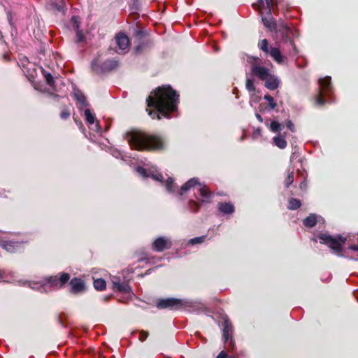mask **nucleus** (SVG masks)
Masks as SVG:
<instances>
[{
  "mask_svg": "<svg viewBox=\"0 0 358 358\" xmlns=\"http://www.w3.org/2000/svg\"><path fill=\"white\" fill-rule=\"evenodd\" d=\"M113 289L124 294H129L131 292V288L129 285V280L124 278L121 279L119 276H113L111 278Z\"/></svg>",
  "mask_w": 358,
  "mask_h": 358,
  "instance_id": "10",
  "label": "nucleus"
},
{
  "mask_svg": "<svg viewBox=\"0 0 358 358\" xmlns=\"http://www.w3.org/2000/svg\"><path fill=\"white\" fill-rule=\"evenodd\" d=\"M24 243L21 241L0 239V247L8 252L14 253L23 248Z\"/></svg>",
  "mask_w": 358,
  "mask_h": 358,
  "instance_id": "12",
  "label": "nucleus"
},
{
  "mask_svg": "<svg viewBox=\"0 0 358 358\" xmlns=\"http://www.w3.org/2000/svg\"><path fill=\"white\" fill-rule=\"evenodd\" d=\"M261 131L260 129H257V133H259Z\"/></svg>",
  "mask_w": 358,
  "mask_h": 358,
  "instance_id": "54",
  "label": "nucleus"
},
{
  "mask_svg": "<svg viewBox=\"0 0 358 358\" xmlns=\"http://www.w3.org/2000/svg\"><path fill=\"white\" fill-rule=\"evenodd\" d=\"M317 238L320 243L327 245L337 256L343 257V247L347 241L345 237L342 235L334 237L327 234H319Z\"/></svg>",
  "mask_w": 358,
  "mask_h": 358,
  "instance_id": "4",
  "label": "nucleus"
},
{
  "mask_svg": "<svg viewBox=\"0 0 358 358\" xmlns=\"http://www.w3.org/2000/svg\"><path fill=\"white\" fill-rule=\"evenodd\" d=\"M357 235H358V232H357Z\"/></svg>",
  "mask_w": 358,
  "mask_h": 358,
  "instance_id": "57",
  "label": "nucleus"
},
{
  "mask_svg": "<svg viewBox=\"0 0 358 358\" xmlns=\"http://www.w3.org/2000/svg\"><path fill=\"white\" fill-rule=\"evenodd\" d=\"M270 56L278 64H281L283 62V57L278 48H270L268 53Z\"/></svg>",
  "mask_w": 358,
  "mask_h": 358,
  "instance_id": "23",
  "label": "nucleus"
},
{
  "mask_svg": "<svg viewBox=\"0 0 358 358\" xmlns=\"http://www.w3.org/2000/svg\"><path fill=\"white\" fill-rule=\"evenodd\" d=\"M69 282L70 285V292L73 294H80L86 290L85 283L81 278L75 277Z\"/></svg>",
  "mask_w": 358,
  "mask_h": 358,
  "instance_id": "13",
  "label": "nucleus"
},
{
  "mask_svg": "<svg viewBox=\"0 0 358 358\" xmlns=\"http://www.w3.org/2000/svg\"><path fill=\"white\" fill-rule=\"evenodd\" d=\"M330 96H331V94H327V93L318 91V94H317V96L315 97L316 104L318 106H324L327 102L326 97L327 99H330Z\"/></svg>",
  "mask_w": 358,
  "mask_h": 358,
  "instance_id": "24",
  "label": "nucleus"
},
{
  "mask_svg": "<svg viewBox=\"0 0 358 358\" xmlns=\"http://www.w3.org/2000/svg\"><path fill=\"white\" fill-rule=\"evenodd\" d=\"M85 40V36L82 30L78 29L76 31V43H81Z\"/></svg>",
  "mask_w": 358,
  "mask_h": 358,
  "instance_id": "37",
  "label": "nucleus"
},
{
  "mask_svg": "<svg viewBox=\"0 0 358 358\" xmlns=\"http://www.w3.org/2000/svg\"><path fill=\"white\" fill-rule=\"evenodd\" d=\"M259 48L266 54H268L270 49L268 48V42L267 39H262L258 43Z\"/></svg>",
  "mask_w": 358,
  "mask_h": 358,
  "instance_id": "30",
  "label": "nucleus"
},
{
  "mask_svg": "<svg viewBox=\"0 0 358 358\" xmlns=\"http://www.w3.org/2000/svg\"><path fill=\"white\" fill-rule=\"evenodd\" d=\"M70 116H71V111H70L69 108L66 106H64L62 109L61 113H60L61 119L66 120L69 119L70 117Z\"/></svg>",
  "mask_w": 358,
  "mask_h": 358,
  "instance_id": "33",
  "label": "nucleus"
},
{
  "mask_svg": "<svg viewBox=\"0 0 358 358\" xmlns=\"http://www.w3.org/2000/svg\"><path fill=\"white\" fill-rule=\"evenodd\" d=\"M94 287L96 290L102 291L106 287V283L105 280L102 278H98L94 280Z\"/></svg>",
  "mask_w": 358,
  "mask_h": 358,
  "instance_id": "29",
  "label": "nucleus"
},
{
  "mask_svg": "<svg viewBox=\"0 0 358 358\" xmlns=\"http://www.w3.org/2000/svg\"><path fill=\"white\" fill-rule=\"evenodd\" d=\"M270 128L272 131L278 132L282 129V125L278 122L274 120L271 122Z\"/></svg>",
  "mask_w": 358,
  "mask_h": 358,
  "instance_id": "35",
  "label": "nucleus"
},
{
  "mask_svg": "<svg viewBox=\"0 0 358 358\" xmlns=\"http://www.w3.org/2000/svg\"><path fill=\"white\" fill-rule=\"evenodd\" d=\"M252 74L260 80H264L270 75L269 70L265 66L253 64L251 68Z\"/></svg>",
  "mask_w": 358,
  "mask_h": 358,
  "instance_id": "14",
  "label": "nucleus"
},
{
  "mask_svg": "<svg viewBox=\"0 0 358 358\" xmlns=\"http://www.w3.org/2000/svg\"><path fill=\"white\" fill-rule=\"evenodd\" d=\"M303 223L305 227L312 228L317 224V217L315 214H310L303 220Z\"/></svg>",
  "mask_w": 358,
  "mask_h": 358,
  "instance_id": "25",
  "label": "nucleus"
},
{
  "mask_svg": "<svg viewBox=\"0 0 358 358\" xmlns=\"http://www.w3.org/2000/svg\"><path fill=\"white\" fill-rule=\"evenodd\" d=\"M85 115L86 117V120L90 124H93L95 121V116L91 113L90 109H85Z\"/></svg>",
  "mask_w": 358,
  "mask_h": 358,
  "instance_id": "36",
  "label": "nucleus"
},
{
  "mask_svg": "<svg viewBox=\"0 0 358 358\" xmlns=\"http://www.w3.org/2000/svg\"><path fill=\"white\" fill-rule=\"evenodd\" d=\"M124 137L131 148L138 151H163L166 149V139L160 135L133 129L127 131Z\"/></svg>",
  "mask_w": 358,
  "mask_h": 358,
  "instance_id": "2",
  "label": "nucleus"
},
{
  "mask_svg": "<svg viewBox=\"0 0 358 358\" xmlns=\"http://www.w3.org/2000/svg\"><path fill=\"white\" fill-rule=\"evenodd\" d=\"M75 100L80 104V107L89 106V103L87 101L85 95L79 90H76L73 93Z\"/></svg>",
  "mask_w": 358,
  "mask_h": 358,
  "instance_id": "18",
  "label": "nucleus"
},
{
  "mask_svg": "<svg viewBox=\"0 0 358 358\" xmlns=\"http://www.w3.org/2000/svg\"><path fill=\"white\" fill-rule=\"evenodd\" d=\"M42 73L45 78L46 83L50 87H55V81L52 74L44 69L42 71Z\"/></svg>",
  "mask_w": 358,
  "mask_h": 358,
  "instance_id": "27",
  "label": "nucleus"
},
{
  "mask_svg": "<svg viewBox=\"0 0 358 358\" xmlns=\"http://www.w3.org/2000/svg\"><path fill=\"white\" fill-rule=\"evenodd\" d=\"M57 320H58L59 322L61 324V325L64 326L61 315H58Z\"/></svg>",
  "mask_w": 358,
  "mask_h": 358,
  "instance_id": "53",
  "label": "nucleus"
},
{
  "mask_svg": "<svg viewBox=\"0 0 358 358\" xmlns=\"http://www.w3.org/2000/svg\"><path fill=\"white\" fill-rule=\"evenodd\" d=\"M264 103H261L259 104V111H263L264 110H266L267 109V107L266 106H264Z\"/></svg>",
  "mask_w": 358,
  "mask_h": 358,
  "instance_id": "49",
  "label": "nucleus"
},
{
  "mask_svg": "<svg viewBox=\"0 0 358 358\" xmlns=\"http://www.w3.org/2000/svg\"><path fill=\"white\" fill-rule=\"evenodd\" d=\"M155 306L158 309L177 310L185 306V301L176 298L159 299H157Z\"/></svg>",
  "mask_w": 358,
  "mask_h": 358,
  "instance_id": "9",
  "label": "nucleus"
},
{
  "mask_svg": "<svg viewBox=\"0 0 358 358\" xmlns=\"http://www.w3.org/2000/svg\"><path fill=\"white\" fill-rule=\"evenodd\" d=\"M188 208L193 213H196L200 208V204L194 200H189L188 202Z\"/></svg>",
  "mask_w": 358,
  "mask_h": 358,
  "instance_id": "32",
  "label": "nucleus"
},
{
  "mask_svg": "<svg viewBox=\"0 0 358 358\" xmlns=\"http://www.w3.org/2000/svg\"><path fill=\"white\" fill-rule=\"evenodd\" d=\"M49 95L50 96H52V98H54L55 100H57L59 99V97L58 94H54V93H52V92H50Z\"/></svg>",
  "mask_w": 358,
  "mask_h": 358,
  "instance_id": "50",
  "label": "nucleus"
},
{
  "mask_svg": "<svg viewBox=\"0 0 358 358\" xmlns=\"http://www.w3.org/2000/svg\"><path fill=\"white\" fill-rule=\"evenodd\" d=\"M152 177L154 179H155L157 180H159V181H161L163 178V176L161 174L155 175V176H153Z\"/></svg>",
  "mask_w": 358,
  "mask_h": 358,
  "instance_id": "48",
  "label": "nucleus"
},
{
  "mask_svg": "<svg viewBox=\"0 0 358 358\" xmlns=\"http://www.w3.org/2000/svg\"><path fill=\"white\" fill-rule=\"evenodd\" d=\"M149 336V332L147 331H145V330H141L140 332H139V340L141 341H145L146 340V338L148 337Z\"/></svg>",
  "mask_w": 358,
  "mask_h": 358,
  "instance_id": "42",
  "label": "nucleus"
},
{
  "mask_svg": "<svg viewBox=\"0 0 358 358\" xmlns=\"http://www.w3.org/2000/svg\"><path fill=\"white\" fill-rule=\"evenodd\" d=\"M301 206V203L299 199L291 198L288 201L287 208L291 210H294L299 208Z\"/></svg>",
  "mask_w": 358,
  "mask_h": 358,
  "instance_id": "26",
  "label": "nucleus"
},
{
  "mask_svg": "<svg viewBox=\"0 0 358 358\" xmlns=\"http://www.w3.org/2000/svg\"><path fill=\"white\" fill-rule=\"evenodd\" d=\"M245 87L249 92H254L255 87L252 79L248 78L245 83Z\"/></svg>",
  "mask_w": 358,
  "mask_h": 358,
  "instance_id": "39",
  "label": "nucleus"
},
{
  "mask_svg": "<svg viewBox=\"0 0 358 358\" xmlns=\"http://www.w3.org/2000/svg\"><path fill=\"white\" fill-rule=\"evenodd\" d=\"M262 22L265 27L271 32H274L280 41L287 43L289 42L294 45L293 41L290 38L292 31L290 27L285 22L284 20L280 19L276 21L273 17H262Z\"/></svg>",
  "mask_w": 358,
  "mask_h": 358,
  "instance_id": "3",
  "label": "nucleus"
},
{
  "mask_svg": "<svg viewBox=\"0 0 358 358\" xmlns=\"http://www.w3.org/2000/svg\"><path fill=\"white\" fill-rule=\"evenodd\" d=\"M146 103V111L152 119H169L171 113L178 110L179 94L170 85L157 87L147 97Z\"/></svg>",
  "mask_w": 358,
  "mask_h": 358,
  "instance_id": "1",
  "label": "nucleus"
},
{
  "mask_svg": "<svg viewBox=\"0 0 358 358\" xmlns=\"http://www.w3.org/2000/svg\"><path fill=\"white\" fill-rule=\"evenodd\" d=\"M265 8H267V15L262 16V17H269L272 16V11H273L274 14H277V11H275L274 7L277 8L278 7V0H265Z\"/></svg>",
  "mask_w": 358,
  "mask_h": 358,
  "instance_id": "20",
  "label": "nucleus"
},
{
  "mask_svg": "<svg viewBox=\"0 0 358 358\" xmlns=\"http://www.w3.org/2000/svg\"><path fill=\"white\" fill-rule=\"evenodd\" d=\"M229 358H235L234 357H229Z\"/></svg>",
  "mask_w": 358,
  "mask_h": 358,
  "instance_id": "56",
  "label": "nucleus"
},
{
  "mask_svg": "<svg viewBox=\"0 0 358 358\" xmlns=\"http://www.w3.org/2000/svg\"><path fill=\"white\" fill-rule=\"evenodd\" d=\"M264 99L268 102L269 109H274L276 107L277 103L271 95L266 94L264 95Z\"/></svg>",
  "mask_w": 358,
  "mask_h": 358,
  "instance_id": "34",
  "label": "nucleus"
},
{
  "mask_svg": "<svg viewBox=\"0 0 358 358\" xmlns=\"http://www.w3.org/2000/svg\"><path fill=\"white\" fill-rule=\"evenodd\" d=\"M286 126L292 132H294L295 131V128H294V124L292 123V122L290 120H287L286 121Z\"/></svg>",
  "mask_w": 358,
  "mask_h": 358,
  "instance_id": "43",
  "label": "nucleus"
},
{
  "mask_svg": "<svg viewBox=\"0 0 358 358\" xmlns=\"http://www.w3.org/2000/svg\"><path fill=\"white\" fill-rule=\"evenodd\" d=\"M222 340L224 344V348L228 351H234L236 347L235 341L234 340V326L227 315L222 317Z\"/></svg>",
  "mask_w": 358,
  "mask_h": 358,
  "instance_id": "5",
  "label": "nucleus"
},
{
  "mask_svg": "<svg viewBox=\"0 0 358 358\" xmlns=\"http://www.w3.org/2000/svg\"><path fill=\"white\" fill-rule=\"evenodd\" d=\"M71 20H72V21H73V27L75 29L76 31H77L78 29H79V22H78L76 16H73Z\"/></svg>",
  "mask_w": 358,
  "mask_h": 358,
  "instance_id": "44",
  "label": "nucleus"
},
{
  "mask_svg": "<svg viewBox=\"0 0 358 358\" xmlns=\"http://www.w3.org/2000/svg\"><path fill=\"white\" fill-rule=\"evenodd\" d=\"M230 356H228V354L226 351L222 350L216 358H229Z\"/></svg>",
  "mask_w": 358,
  "mask_h": 358,
  "instance_id": "45",
  "label": "nucleus"
},
{
  "mask_svg": "<svg viewBox=\"0 0 358 358\" xmlns=\"http://www.w3.org/2000/svg\"><path fill=\"white\" fill-rule=\"evenodd\" d=\"M294 180V171L289 172L287 178L284 181V185L286 188H288L293 182Z\"/></svg>",
  "mask_w": 358,
  "mask_h": 358,
  "instance_id": "31",
  "label": "nucleus"
},
{
  "mask_svg": "<svg viewBox=\"0 0 358 358\" xmlns=\"http://www.w3.org/2000/svg\"><path fill=\"white\" fill-rule=\"evenodd\" d=\"M200 195L203 197L201 202L210 203L213 195V192L206 187L203 186L199 189Z\"/></svg>",
  "mask_w": 358,
  "mask_h": 358,
  "instance_id": "22",
  "label": "nucleus"
},
{
  "mask_svg": "<svg viewBox=\"0 0 358 358\" xmlns=\"http://www.w3.org/2000/svg\"><path fill=\"white\" fill-rule=\"evenodd\" d=\"M48 9L53 14L57 15L58 13L64 14L65 5L64 3H57L56 2H51L48 5Z\"/></svg>",
  "mask_w": 358,
  "mask_h": 358,
  "instance_id": "19",
  "label": "nucleus"
},
{
  "mask_svg": "<svg viewBox=\"0 0 358 358\" xmlns=\"http://www.w3.org/2000/svg\"><path fill=\"white\" fill-rule=\"evenodd\" d=\"M117 66L118 62L114 59H108L101 62L98 58H95L91 63L92 70L96 74L108 73L116 69Z\"/></svg>",
  "mask_w": 358,
  "mask_h": 358,
  "instance_id": "6",
  "label": "nucleus"
},
{
  "mask_svg": "<svg viewBox=\"0 0 358 358\" xmlns=\"http://www.w3.org/2000/svg\"><path fill=\"white\" fill-rule=\"evenodd\" d=\"M299 188L301 189H306L307 188V182L306 180H303V182H301L299 185Z\"/></svg>",
  "mask_w": 358,
  "mask_h": 358,
  "instance_id": "46",
  "label": "nucleus"
},
{
  "mask_svg": "<svg viewBox=\"0 0 358 358\" xmlns=\"http://www.w3.org/2000/svg\"><path fill=\"white\" fill-rule=\"evenodd\" d=\"M253 59H254L255 60H257V59H258V57H254Z\"/></svg>",
  "mask_w": 358,
  "mask_h": 358,
  "instance_id": "55",
  "label": "nucleus"
},
{
  "mask_svg": "<svg viewBox=\"0 0 358 358\" xmlns=\"http://www.w3.org/2000/svg\"><path fill=\"white\" fill-rule=\"evenodd\" d=\"M70 280V274L60 272L55 275H51L45 279V285L53 289H60Z\"/></svg>",
  "mask_w": 358,
  "mask_h": 358,
  "instance_id": "8",
  "label": "nucleus"
},
{
  "mask_svg": "<svg viewBox=\"0 0 358 358\" xmlns=\"http://www.w3.org/2000/svg\"><path fill=\"white\" fill-rule=\"evenodd\" d=\"M116 43L119 48L124 50L129 47V40L127 35L123 33H119L115 37Z\"/></svg>",
  "mask_w": 358,
  "mask_h": 358,
  "instance_id": "16",
  "label": "nucleus"
},
{
  "mask_svg": "<svg viewBox=\"0 0 358 358\" xmlns=\"http://www.w3.org/2000/svg\"><path fill=\"white\" fill-rule=\"evenodd\" d=\"M265 0H258L257 3V8L259 11L261 16H263L262 9L265 8Z\"/></svg>",
  "mask_w": 358,
  "mask_h": 358,
  "instance_id": "41",
  "label": "nucleus"
},
{
  "mask_svg": "<svg viewBox=\"0 0 358 358\" xmlns=\"http://www.w3.org/2000/svg\"><path fill=\"white\" fill-rule=\"evenodd\" d=\"M320 87L318 91L331 94L332 93V86L330 77H324L319 80Z\"/></svg>",
  "mask_w": 358,
  "mask_h": 358,
  "instance_id": "15",
  "label": "nucleus"
},
{
  "mask_svg": "<svg viewBox=\"0 0 358 358\" xmlns=\"http://www.w3.org/2000/svg\"><path fill=\"white\" fill-rule=\"evenodd\" d=\"M348 248L349 250L358 252V245H350Z\"/></svg>",
  "mask_w": 358,
  "mask_h": 358,
  "instance_id": "47",
  "label": "nucleus"
},
{
  "mask_svg": "<svg viewBox=\"0 0 358 358\" xmlns=\"http://www.w3.org/2000/svg\"><path fill=\"white\" fill-rule=\"evenodd\" d=\"M206 238L205 236H199V237H195L194 238H192L189 240V243L192 245L201 243H202Z\"/></svg>",
  "mask_w": 358,
  "mask_h": 358,
  "instance_id": "40",
  "label": "nucleus"
},
{
  "mask_svg": "<svg viewBox=\"0 0 358 358\" xmlns=\"http://www.w3.org/2000/svg\"><path fill=\"white\" fill-rule=\"evenodd\" d=\"M255 117H256V118L258 120V121L259 122H263V118H262V117L259 113H256L255 114Z\"/></svg>",
  "mask_w": 358,
  "mask_h": 358,
  "instance_id": "51",
  "label": "nucleus"
},
{
  "mask_svg": "<svg viewBox=\"0 0 358 358\" xmlns=\"http://www.w3.org/2000/svg\"><path fill=\"white\" fill-rule=\"evenodd\" d=\"M218 210L223 214H232L235 210V208L231 203L224 202L218 203Z\"/></svg>",
  "mask_w": 358,
  "mask_h": 358,
  "instance_id": "21",
  "label": "nucleus"
},
{
  "mask_svg": "<svg viewBox=\"0 0 358 358\" xmlns=\"http://www.w3.org/2000/svg\"><path fill=\"white\" fill-rule=\"evenodd\" d=\"M131 3L130 4V9L134 11H137L140 10L141 3L139 0H131Z\"/></svg>",
  "mask_w": 358,
  "mask_h": 358,
  "instance_id": "38",
  "label": "nucleus"
},
{
  "mask_svg": "<svg viewBox=\"0 0 358 358\" xmlns=\"http://www.w3.org/2000/svg\"><path fill=\"white\" fill-rule=\"evenodd\" d=\"M197 185H201L199 182V179L193 178L187 180L185 184H183L181 186L180 189L178 190V187L174 183L173 178H169L166 181V188L167 191L171 193H174L178 191L180 195H182L184 193L189 190L192 187H194Z\"/></svg>",
  "mask_w": 358,
  "mask_h": 358,
  "instance_id": "7",
  "label": "nucleus"
},
{
  "mask_svg": "<svg viewBox=\"0 0 358 358\" xmlns=\"http://www.w3.org/2000/svg\"><path fill=\"white\" fill-rule=\"evenodd\" d=\"M172 247L171 240L166 237L160 236L157 238L152 244V249L154 251L161 252L169 250Z\"/></svg>",
  "mask_w": 358,
  "mask_h": 358,
  "instance_id": "11",
  "label": "nucleus"
},
{
  "mask_svg": "<svg viewBox=\"0 0 358 358\" xmlns=\"http://www.w3.org/2000/svg\"><path fill=\"white\" fill-rule=\"evenodd\" d=\"M280 80L274 75H270L266 78L265 87L270 90H274L279 87Z\"/></svg>",
  "mask_w": 358,
  "mask_h": 358,
  "instance_id": "17",
  "label": "nucleus"
},
{
  "mask_svg": "<svg viewBox=\"0 0 358 358\" xmlns=\"http://www.w3.org/2000/svg\"><path fill=\"white\" fill-rule=\"evenodd\" d=\"M5 275V271L0 269V280L3 279Z\"/></svg>",
  "mask_w": 358,
  "mask_h": 358,
  "instance_id": "52",
  "label": "nucleus"
},
{
  "mask_svg": "<svg viewBox=\"0 0 358 358\" xmlns=\"http://www.w3.org/2000/svg\"><path fill=\"white\" fill-rule=\"evenodd\" d=\"M274 144L280 149H284L287 147V141L282 136H275L273 138Z\"/></svg>",
  "mask_w": 358,
  "mask_h": 358,
  "instance_id": "28",
  "label": "nucleus"
}]
</instances>
